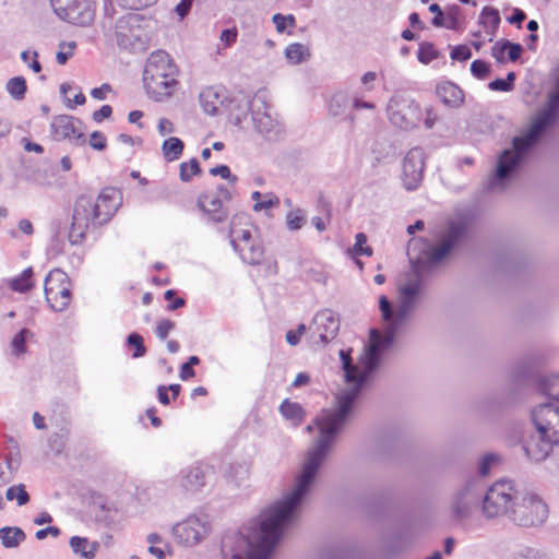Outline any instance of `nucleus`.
I'll return each mask as SVG.
<instances>
[{"instance_id":"nucleus-1","label":"nucleus","mask_w":559,"mask_h":559,"mask_svg":"<svg viewBox=\"0 0 559 559\" xmlns=\"http://www.w3.org/2000/svg\"><path fill=\"white\" fill-rule=\"evenodd\" d=\"M418 300L419 296L399 293V304L393 310L390 300L385 296H381L379 308L384 321L383 332L376 329L370 331L369 344L357 362H353L352 349L340 350L346 386L335 395L336 407L324 411L317 417L316 425L319 429V437L308 451L292 489L263 510L259 518L251 523H294L298 519L300 508L310 492L318 471L335 443L338 433L354 414L365 384L371 380L381 364L382 353L391 346L397 331L415 310Z\"/></svg>"},{"instance_id":"nucleus-2","label":"nucleus","mask_w":559,"mask_h":559,"mask_svg":"<svg viewBox=\"0 0 559 559\" xmlns=\"http://www.w3.org/2000/svg\"><path fill=\"white\" fill-rule=\"evenodd\" d=\"M484 514L488 519L507 515L518 525L530 527L545 523L548 507L534 491L503 479L487 489Z\"/></svg>"},{"instance_id":"nucleus-3","label":"nucleus","mask_w":559,"mask_h":559,"mask_svg":"<svg viewBox=\"0 0 559 559\" xmlns=\"http://www.w3.org/2000/svg\"><path fill=\"white\" fill-rule=\"evenodd\" d=\"M559 117V69L557 70L555 90L548 94L546 106L537 114L528 130L512 139V147L504 150L498 157L495 174L488 181L487 189L502 192L511 177L520 169L530 151L536 145L544 132Z\"/></svg>"},{"instance_id":"nucleus-4","label":"nucleus","mask_w":559,"mask_h":559,"mask_svg":"<svg viewBox=\"0 0 559 559\" xmlns=\"http://www.w3.org/2000/svg\"><path fill=\"white\" fill-rule=\"evenodd\" d=\"M467 239V225L462 221H450L439 236L438 243L425 252V258H411V270L399 293L419 296L423 288V274L455 252Z\"/></svg>"},{"instance_id":"nucleus-5","label":"nucleus","mask_w":559,"mask_h":559,"mask_svg":"<svg viewBox=\"0 0 559 559\" xmlns=\"http://www.w3.org/2000/svg\"><path fill=\"white\" fill-rule=\"evenodd\" d=\"M178 67L168 52L153 51L150 53L143 71L146 93L156 102L170 97L178 88Z\"/></svg>"},{"instance_id":"nucleus-6","label":"nucleus","mask_w":559,"mask_h":559,"mask_svg":"<svg viewBox=\"0 0 559 559\" xmlns=\"http://www.w3.org/2000/svg\"><path fill=\"white\" fill-rule=\"evenodd\" d=\"M143 22V16L136 12H127L121 15L115 25L118 46L132 52L144 51L147 36L142 26Z\"/></svg>"},{"instance_id":"nucleus-7","label":"nucleus","mask_w":559,"mask_h":559,"mask_svg":"<svg viewBox=\"0 0 559 559\" xmlns=\"http://www.w3.org/2000/svg\"><path fill=\"white\" fill-rule=\"evenodd\" d=\"M386 112L391 123L404 130L415 128L421 118L419 106L415 100L400 93L390 98Z\"/></svg>"},{"instance_id":"nucleus-8","label":"nucleus","mask_w":559,"mask_h":559,"mask_svg":"<svg viewBox=\"0 0 559 559\" xmlns=\"http://www.w3.org/2000/svg\"><path fill=\"white\" fill-rule=\"evenodd\" d=\"M91 226H99L95 203L91 197L81 195L74 204L69 241L72 245L81 243Z\"/></svg>"},{"instance_id":"nucleus-9","label":"nucleus","mask_w":559,"mask_h":559,"mask_svg":"<svg viewBox=\"0 0 559 559\" xmlns=\"http://www.w3.org/2000/svg\"><path fill=\"white\" fill-rule=\"evenodd\" d=\"M59 19L75 25H88L94 17L92 0H50Z\"/></svg>"},{"instance_id":"nucleus-10","label":"nucleus","mask_w":559,"mask_h":559,"mask_svg":"<svg viewBox=\"0 0 559 559\" xmlns=\"http://www.w3.org/2000/svg\"><path fill=\"white\" fill-rule=\"evenodd\" d=\"M481 480L473 479L467 481L453 497L452 511L457 519L467 518L473 508L477 507L486 493Z\"/></svg>"},{"instance_id":"nucleus-11","label":"nucleus","mask_w":559,"mask_h":559,"mask_svg":"<svg viewBox=\"0 0 559 559\" xmlns=\"http://www.w3.org/2000/svg\"><path fill=\"white\" fill-rule=\"evenodd\" d=\"M251 118L253 127L267 140L277 139L282 129L280 123L272 117L271 108L261 96H255L251 104Z\"/></svg>"},{"instance_id":"nucleus-12","label":"nucleus","mask_w":559,"mask_h":559,"mask_svg":"<svg viewBox=\"0 0 559 559\" xmlns=\"http://www.w3.org/2000/svg\"><path fill=\"white\" fill-rule=\"evenodd\" d=\"M425 170V153L421 147L411 148L402 162V182L406 190H416L423 181Z\"/></svg>"},{"instance_id":"nucleus-13","label":"nucleus","mask_w":559,"mask_h":559,"mask_svg":"<svg viewBox=\"0 0 559 559\" xmlns=\"http://www.w3.org/2000/svg\"><path fill=\"white\" fill-rule=\"evenodd\" d=\"M556 444H559L557 439L540 433L538 429H535L534 432H525L522 438V449L526 457L534 463L546 460Z\"/></svg>"},{"instance_id":"nucleus-14","label":"nucleus","mask_w":559,"mask_h":559,"mask_svg":"<svg viewBox=\"0 0 559 559\" xmlns=\"http://www.w3.org/2000/svg\"><path fill=\"white\" fill-rule=\"evenodd\" d=\"M535 429L559 441V404L542 403L532 411Z\"/></svg>"},{"instance_id":"nucleus-15","label":"nucleus","mask_w":559,"mask_h":559,"mask_svg":"<svg viewBox=\"0 0 559 559\" xmlns=\"http://www.w3.org/2000/svg\"><path fill=\"white\" fill-rule=\"evenodd\" d=\"M78 124H81V121L69 115L53 117L50 123L52 138L57 141L69 140L75 145H84L86 138Z\"/></svg>"},{"instance_id":"nucleus-16","label":"nucleus","mask_w":559,"mask_h":559,"mask_svg":"<svg viewBox=\"0 0 559 559\" xmlns=\"http://www.w3.org/2000/svg\"><path fill=\"white\" fill-rule=\"evenodd\" d=\"M207 532V524L197 516H189L182 523L176 524L173 527V533L176 538L186 546L198 544Z\"/></svg>"},{"instance_id":"nucleus-17","label":"nucleus","mask_w":559,"mask_h":559,"mask_svg":"<svg viewBox=\"0 0 559 559\" xmlns=\"http://www.w3.org/2000/svg\"><path fill=\"white\" fill-rule=\"evenodd\" d=\"M236 233L237 229L234 226V222H231L229 239L234 250L240 254L243 262L251 265L259 264L264 254V249L261 246V243L257 240H252L245 243L238 242V237L236 236Z\"/></svg>"},{"instance_id":"nucleus-18","label":"nucleus","mask_w":559,"mask_h":559,"mask_svg":"<svg viewBox=\"0 0 559 559\" xmlns=\"http://www.w3.org/2000/svg\"><path fill=\"white\" fill-rule=\"evenodd\" d=\"M319 333L322 344H328L333 340L340 330V318L332 310L325 309L316 314L312 321Z\"/></svg>"},{"instance_id":"nucleus-19","label":"nucleus","mask_w":559,"mask_h":559,"mask_svg":"<svg viewBox=\"0 0 559 559\" xmlns=\"http://www.w3.org/2000/svg\"><path fill=\"white\" fill-rule=\"evenodd\" d=\"M198 207L203 212L206 219L218 224L227 219L228 211L223 206L221 197L209 193H202L197 200Z\"/></svg>"},{"instance_id":"nucleus-20","label":"nucleus","mask_w":559,"mask_h":559,"mask_svg":"<svg viewBox=\"0 0 559 559\" xmlns=\"http://www.w3.org/2000/svg\"><path fill=\"white\" fill-rule=\"evenodd\" d=\"M212 473V467L207 464L198 463L182 471L181 486L186 491L195 492L205 484Z\"/></svg>"},{"instance_id":"nucleus-21","label":"nucleus","mask_w":559,"mask_h":559,"mask_svg":"<svg viewBox=\"0 0 559 559\" xmlns=\"http://www.w3.org/2000/svg\"><path fill=\"white\" fill-rule=\"evenodd\" d=\"M94 203L98 225L106 224L118 209L117 191L114 188L104 189Z\"/></svg>"},{"instance_id":"nucleus-22","label":"nucleus","mask_w":559,"mask_h":559,"mask_svg":"<svg viewBox=\"0 0 559 559\" xmlns=\"http://www.w3.org/2000/svg\"><path fill=\"white\" fill-rule=\"evenodd\" d=\"M437 95L448 107L459 108L464 102L463 91L452 82H443L437 86Z\"/></svg>"},{"instance_id":"nucleus-23","label":"nucleus","mask_w":559,"mask_h":559,"mask_svg":"<svg viewBox=\"0 0 559 559\" xmlns=\"http://www.w3.org/2000/svg\"><path fill=\"white\" fill-rule=\"evenodd\" d=\"M45 297L52 310L63 311L67 309L71 301L70 286L46 288Z\"/></svg>"},{"instance_id":"nucleus-24","label":"nucleus","mask_w":559,"mask_h":559,"mask_svg":"<svg viewBox=\"0 0 559 559\" xmlns=\"http://www.w3.org/2000/svg\"><path fill=\"white\" fill-rule=\"evenodd\" d=\"M71 550L83 559H95L100 547L98 542H90L86 537L72 536L69 542Z\"/></svg>"},{"instance_id":"nucleus-25","label":"nucleus","mask_w":559,"mask_h":559,"mask_svg":"<svg viewBox=\"0 0 559 559\" xmlns=\"http://www.w3.org/2000/svg\"><path fill=\"white\" fill-rule=\"evenodd\" d=\"M500 14L499 11L492 7H484L480 14L478 23L483 26L486 34L489 35V41H492L496 32L500 24Z\"/></svg>"},{"instance_id":"nucleus-26","label":"nucleus","mask_w":559,"mask_h":559,"mask_svg":"<svg viewBox=\"0 0 559 559\" xmlns=\"http://www.w3.org/2000/svg\"><path fill=\"white\" fill-rule=\"evenodd\" d=\"M199 100L203 111L211 116L217 115L223 104L221 95L213 87L203 90L200 93Z\"/></svg>"},{"instance_id":"nucleus-27","label":"nucleus","mask_w":559,"mask_h":559,"mask_svg":"<svg viewBox=\"0 0 559 559\" xmlns=\"http://www.w3.org/2000/svg\"><path fill=\"white\" fill-rule=\"evenodd\" d=\"M280 412L287 420H290L294 426H299L305 417V411L300 404L285 400L281 406Z\"/></svg>"},{"instance_id":"nucleus-28","label":"nucleus","mask_w":559,"mask_h":559,"mask_svg":"<svg viewBox=\"0 0 559 559\" xmlns=\"http://www.w3.org/2000/svg\"><path fill=\"white\" fill-rule=\"evenodd\" d=\"M32 276L33 269L27 267L19 276L8 280L7 284L14 292L26 293L34 286Z\"/></svg>"},{"instance_id":"nucleus-29","label":"nucleus","mask_w":559,"mask_h":559,"mask_svg":"<svg viewBox=\"0 0 559 559\" xmlns=\"http://www.w3.org/2000/svg\"><path fill=\"white\" fill-rule=\"evenodd\" d=\"M0 539L5 548H15L25 539V533L20 527H2Z\"/></svg>"},{"instance_id":"nucleus-30","label":"nucleus","mask_w":559,"mask_h":559,"mask_svg":"<svg viewBox=\"0 0 559 559\" xmlns=\"http://www.w3.org/2000/svg\"><path fill=\"white\" fill-rule=\"evenodd\" d=\"M185 144L179 138L171 136L163 142L162 152L167 162L179 159Z\"/></svg>"},{"instance_id":"nucleus-31","label":"nucleus","mask_w":559,"mask_h":559,"mask_svg":"<svg viewBox=\"0 0 559 559\" xmlns=\"http://www.w3.org/2000/svg\"><path fill=\"white\" fill-rule=\"evenodd\" d=\"M285 57L292 64H298L310 58V50L302 44L294 43L285 48Z\"/></svg>"},{"instance_id":"nucleus-32","label":"nucleus","mask_w":559,"mask_h":559,"mask_svg":"<svg viewBox=\"0 0 559 559\" xmlns=\"http://www.w3.org/2000/svg\"><path fill=\"white\" fill-rule=\"evenodd\" d=\"M350 103V97L346 92H336L330 99L329 114L332 117H338L345 112Z\"/></svg>"},{"instance_id":"nucleus-33","label":"nucleus","mask_w":559,"mask_h":559,"mask_svg":"<svg viewBox=\"0 0 559 559\" xmlns=\"http://www.w3.org/2000/svg\"><path fill=\"white\" fill-rule=\"evenodd\" d=\"M8 93L15 99L22 100L27 90L26 81L23 76H14L7 82Z\"/></svg>"},{"instance_id":"nucleus-34","label":"nucleus","mask_w":559,"mask_h":559,"mask_svg":"<svg viewBox=\"0 0 559 559\" xmlns=\"http://www.w3.org/2000/svg\"><path fill=\"white\" fill-rule=\"evenodd\" d=\"M70 286V281L63 271L60 269H55L48 273L45 278V287L44 289L49 287H68Z\"/></svg>"},{"instance_id":"nucleus-35","label":"nucleus","mask_w":559,"mask_h":559,"mask_svg":"<svg viewBox=\"0 0 559 559\" xmlns=\"http://www.w3.org/2000/svg\"><path fill=\"white\" fill-rule=\"evenodd\" d=\"M9 501L16 500L17 506H24L29 501V495L23 484L11 486L5 491Z\"/></svg>"},{"instance_id":"nucleus-36","label":"nucleus","mask_w":559,"mask_h":559,"mask_svg":"<svg viewBox=\"0 0 559 559\" xmlns=\"http://www.w3.org/2000/svg\"><path fill=\"white\" fill-rule=\"evenodd\" d=\"M442 27L459 31L461 28V8L459 5L450 7L444 13V25Z\"/></svg>"},{"instance_id":"nucleus-37","label":"nucleus","mask_w":559,"mask_h":559,"mask_svg":"<svg viewBox=\"0 0 559 559\" xmlns=\"http://www.w3.org/2000/svg\"><path fill=\"white\" fill-rule=\"evenodd\" d=\"M353 255H367L372 254V248L367 245V236L364 233H358L355 237V245L349 249Z\"/></svg>"},{"instance_id":"nucleus-38","label":"nucleus","mask_w":559,"mask_h":559,"mask_svg":"<svg viewBox=\"0 0 559 559\" xmlns=\"http://www.w3.org/2000/svg\"><path fill=\"white\" fill-rule=\"evenodd\" d=\"M515 73L509 72L506 79H496L488 84L491 91L510 92L514 88Z\"/></svg>"},{"instance_id":"nucleus-39","label":"nucleus","mask_w":559,"mask_h":559,"mask_svg":"<svg viewBox=\"0 0 559 559\" xmlns=\"http://www.w3.org/2000/svg\"><path fill=\"white\" fill-rule=\"evenodd\" d=\"M305 223V213L300 209L289 211L286 215V225L289 230H298Z\"/></svg>"},{"instance_id":"nucleus-40","label":"nucleus","mask_w":559,"mask_h":559,"mask_svg":"<svg viewBox=\"0 0 559 559\" xmlns=\"http://www.w3.org/2000/svg\"><path fill=\"white\" fill-rule=\"evenodd\" d=\"M272 21L277 33H284L287 26H296V19L293 14L283 15L281 13H276L272 16Z\"/></svg>"},{"instance_id":"nucleus-41","label":"nucleus","mask_w":559,"mask_h":559,"mask_svg":"<svg viewBox=\"0 0 559 559\" xmlns=\"http://www.w3.org/2000/svg\"><path fill=\"white\" fill-rule=\"evenodd\" d=\"M418 60L427 64L433 59L438 57L437 51L435 50V47L430 43H421L419 45L418 53H417Z\"/></svg>"},{"instance_id":"nucleus-42","label":"nucleus","mask_w":559,"mask_h":559,"mask_svg":"<svg viewBox=\"0 0 559 559\" xmlns=\"http://www.w3.org/2000/svg\"><path fill=\"white\" fill-rule=\"evenodd\" d=\"M200 173V166L197 158H192L189 163L180 165V179L185 182L189 181L192 175Z\"/></svg>"},{"instance_id":"nucleus-43","label":"nucleus","mask_w":559,"mask_h":559,"mask_svg":"<svg viewBox=\"0 0 559 559\" xmlns=\"http://www.w3.org/2000/svg\"><path fill=\"white\" fill-rule=\"evenodd\" d=\"M127 343L134 346L135 350L132 355L133 358H140L145 355L146 348L143 344V337L139 333H131L128 335Z\"/></svg>"},{"instance_id":"nucleus-44","label":"nucleus","mask_w":559,"mask_h":559,"mask_svg":"<svg viewBox=\"0 0 559 559\" xmlns=\"http://www.w3.org/2000/svg\"><path fill=\"white\" fill-rule=\"evenodd\" d=\"M32 335L31 331L27 329H22L12 340V347L14 352L19 354H23L26 350V337Z\"/></svg>"},{"instance_id":"nucleus-45","label":"nucleus","mask_w":559,"mask_h":559,"mask_svg":"<svg viewBox=\"0 0 559 559\" xmlns=\"http://www.w3.org/2000/svg\"><path fill=\"white\" fill-rule=\"evenodd\" d=\"M471 72L475 78L484 80L490 73V66L483 60H474L471 63Z\"/></svg>"},{"instance_id":"nucleus-46","label":"nucleus","mask_w":559,"mask_h":559,"mask_svg":"<svg viewBox=\"0 0 559 559\" xmlns=\"http://www.w3.org/2000/svg\"><path fill=\"white\" fill-rule=\"evenodd\" d=\"M148 552L157 559H165L166 556H173L174 549L169 543H164L163 546H150Z\"/></svg>"},{"instance_id":"nucleus-47","label":"nucleus","mask_w":559,"mask_h":559,"mask_svg":"<svg viewBox=\"0 0 559 559\" xmlns=\"http://www.w3.org/2000/svg\"><path fill=\"white\" fill-rule=\"evenodd\" d=\"M199 362H200V359L197 356H191L188 359V361L182 364V366L180 368V374H179L181 380H187L189 378L194 377V370L192 367L194 365H198Z\"/></svg>"},{"instance_id":"nucleus-48","label":"nucleus","mask_w":559,"mask_h":559,"mask_svg":"<svg viewBox=\"0 0 559 559\" xmlns=\"http://www.w3.org/2000/svg\"><path fill=\"white\" fill-rule=\"evenodd\" d=\"M451 59L456 61H465L472 57V51L466 45H457L451 50Z\"/></svg>"},{"instance_id":"nucleus-49","label":"nucleus","mask_w":559,"mask_h":559,"mask_svg":"<svg viewBox=\"0 0 559 559\" xmlns=\"http://www.w3.org/2000/svg\"><path fill=\"white\" fill-rule=\"evenodd\" d=\"M507 51V39H501L491 47V56L498 63H504V52Z\"/></svg>"},{"instance_id":"nucleus-50","label":"nucleus","mask_w":559,"mask_h":559,"mask_svg":"<svg viewBox=\"0 0 559 559\" xmlns=\"http://www.w3.org/2000/svg\"><path fill=\"white\" fill-rule=\"evenodd\" d=\"M264 197H265V200H263L262 202H257L253 205V210L255 212H259L262 210H267V209L274 207L280 204V199L276 195L270 193V194H265Z\"/></svg>"},{"instance_id":"nucleus-51","label":"nucleus","mask_w":559,"mask_h":559,"mask_svg":"<svg viewBox=\"0 0 559 559\" xmlns=\"http://www.w3.org/2000/svg\"><path fill=\"white\" fill-rule=\"evenodd\" d=\"M227 474L231 479H243L248 475V467L245 464H231Z\"/></svg>"},{"instance_id":"nucleus-52","label":"nucleus","mask_w":559,"mask_h":559,"mask_svg":"<svg viewBox=\"0 0 559 559\" xmlns=\"http://www.w3.org/2000/svg\"><path fill=\"white\" fill-rule=\"evenodd\" d=\"M212 176H221L223 179L229 180L231 183L237 181V177L231 175L230 169L226 165H219L210 169Z\"/></svg>"},{"instance_id":"nucleus-53","label":"nucleus","mask_w":559,"mask_h":559,"mask_svg":"<svg viewBox=\"0 0 559 559\" xmlns=\"http://www.w3.org/2000/svg\"><path fill=\"white\" fill-rule=\"evenodd\" d=\"M498 461V456L495 455V454H486L480 463H479V466H478V472L481 476H486L490 468H491V465Z\"/></svg>"},{"instance_id":"nucleus-54","label":"nucleus","mask_w":559,"mask_h":559,"mask_svg":"<svg viewBox=\"0 0 559 559\" xmlns=\"http://www.w3.org/2000/svg\"><path fill=\"white\" fill-rule=\"evenodd\" d=\"M429 11L435 15L431 20V24L436 27H442L444 25V13L440 5L438 3H432L429 5Z\"/></svg>"},{"instance_id":"nucleus-55","label":"nucleus","mask_w":559,"mask_h":559,"mask_svg":"<svg viewBox=\"0 0 559 559\" xmlns=\"http://www.w3.org/2000/svg\"><path fill=\"white\" fill-rule=\"evenodd\" d=\"M174 328H175V323L173 321L164 319V320L159 321L157 326H156V335L160 340H166V337L168 336L169 332Z\"/></svg>"},{"instance_id":"nucleus-56","label":"nucleus","mask_w":559,"mask_h":559,"mask_svg":"<svg viewBox=\"0 0 559 559\" xmlns=\"http://www.w3.org/2000/svg\"><path fill=\"white\" fill-rule=\"evenodd\" d=\"M106 138L99 131H94L91 134L90 146L97 151H103L106 148Z\"/></svg>"},{"instance_id":"nucleus-57","label":"nucleus","mask_w":559,"mask_h":559,"mask_svg":"<svg viewBox=\"0 0 559 559\" xmlns=\"http://www.w3.org/2000/svg\"><path fill=\"white\" fill-rule=\"evenodd\" d=\"M522 46L520 44L511 43L507 39V52L510 61H516L522 53Z\"/></svg>"},{"instance_id":"nucleus-58","label":"nucleus","mask_w":559,"mask_h":559,"mask_svg":"<svg viewBox=\"0 0 559 559\" xmlns=\"http://www.w3.org/2000/svg\"><path fill=\"white\" fill-rule=\"evenodd\" d=\"M193 1L194 0H180V2L176 5L175 12L179 15L180 19H183L189 13Z\"/></svg>"},{"instance_id":"nucleus-59","label":"nucleus","mask_w":559,"mask_h":559,"mask_svg":"<svg viewBox=\"0 0 559 559\" xmlns=\"http://www.w3.org/2000/svg\"><path fill=\"white\" fill-rule=\"evenodd\" d=\"M112 114V108L109 105H103L100 109L96 110L93 114V120L95 122H100L105 118H109Z\"/></svg>"},{"instance_id":"nucleus-60","label":"nucleus","mask_w":559,"mask_h":559,"mask_svg":"<svg viewBox=\"0 0 559 559\" xmlns=\"http://www.w3.org/2000/svg\"><path fill=\"white\" fill-rule=\"evenodd\" d=\"M67 46L69 47V50L67 52L58 51L56 55V59L59 64H64L68 61V59L73 55L75 43H68Z\"/></svg>"},{"instance_id":"nucleus-61","label":"nucleus","mask_w":559,"mask_h":559,"mask_svg":"<svg viewBox=\"0 0 559 559\" xmlns=\"http://www.w3.org/2000/svg\"><path fill=\"white\" fill-rule=\"evenodd\" d=\"M49 534L52 535L53 537H57L60 534V530L56 526H48L46 528H41L36 532V538L41 540L46 538Z\"/></svg>"},{"instance_id":"nucleus-62","label":"nucleus","mask_w":559,"mask_h":559,"mask_svg":"<svg viewBox=\"0 0 559 559\" xmlns=\"http://www.w3.org/2000/svg\"><path fill=\"white\" fill-rule=\"evenodd\" d=\"M111 87L109 84H103L100 87H95L91 91L92 97L95 99L103 100L106 98V94L110 92Z\"/></svg>"},{"instance_id":"nucleus-63","label":"nucleus","mask_w":559,"mask_h":559,"mask_svg":"<svg viewBox=\"0 0 559 559\" xmlns=\"http://www.w3.org/2000/svg\"><path fill=\"white\" fill-rule=\"evenodd\" d=\"M157 127H158V131L162 135L174 132L173 123L167 118H160Z\"/></svg>"},{"instance_id":"nucleus-64","label":"nucleus","mask_w":559,"mask_h":559,"mask_svg":"<svg viewBox=\"0 0 559 559\" xmlns=\"http://www.w3.org/2000/svg\"><path fill=\"white\" fill-rule=\"evenodd\" d=\"M237 37V32L235 29H224L221 34V40L224 41L227 46L231 45Z\"/></svg>"}]
</instances>
